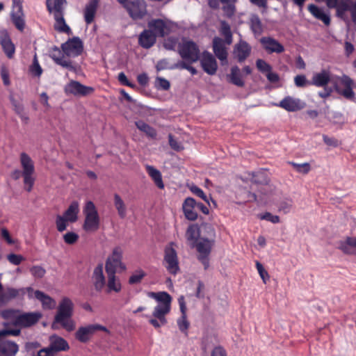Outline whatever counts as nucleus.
<instances>
[{
	"label": "nucleus",
	"instance_id": "a211bd4d",
	"mask_svg": "<svg viewBox=\"0 0 356 356\" xmlns=\"http://www.w3.org/2000/svg\"><path fill=\"white\" fill-rule=\"evenodd\" d=\"M260 43L268 54H281L284 51V46L272 37H262L260 39Z\"/></svg>",
	"mask_w": 356,
	"mask_h": 356
},
{
	"label": "nucleus",
	"instance_id": "49530a36",
	"mask_svg": "<svg viewBox=\"0 0 356 356\" xmlns=\"http://www.w3.org/2000/svg\"><path fill=\"white\" fill-rule=\"evenodd\" d=\"M66 3V0H54L53 5L47 1V10L51 13L54 10V14H63V5Z\"/></svg>",
	"mask_w": 356,
	"mask_h": 356
},
{
	"label": "nucleus",
	"instance_id": "4468645a",
	"mask_svg": "<svg viewBox=\"0 0 356 356\" xmlns=\"http://www.w3.org/2000/svg\"><path fill=\"white\" fill-rule=\"evenodd\" d=\"M66 94H72L75 96H87L94 92V88L86 86L77 81H70L65 87Z\"/></svg>",
	"mask_w": 356,
	"mask_h": 356
},
{
	"label": "nucleus",
	"instance_id": "8fccbe9b",
	"mask_svg": "<svg viewBox=\"0 0 356 356\" xmlns=\"http://www.w3.org/2000/svg\"><path fill=\"white\" fill-rule=\"evenodd\" d=\"M146 276V273L142 269L136 270L129 278V284H136L141 282L142 280Z\"/></svg>",
	"mask_w": 356,
	"mask_h": 356
},
{
	"label": "nucleus",
	"instance_id": "3c124183",
	"mask_svg": "<svg viewBox=\"0 0 356 356\" xmlns=\"http://www.w3.org/2000/svg\"><path fill=\"white\" fill-rule=\"evenodd\" d=\"M293 206V201L291 199H285L277 204V209L280 212L284 214L289 213Z\"/></svg>",
	"mask_w": 356,
	"mask_h": 356
},
{
	"label": "nucleus",
	"instance_id": "4be33fe9",
	"mask_svg": "<svg viewBox=\"0 0 356 356\" xmlns=\"http://www.w3.org/2000/svg\"><path fill=\"white\" fill-rule=\"evenodd\" d=\"M0 337V356H15L19 351V346L15 341Z\"/></svg>",
	"mask_w": 356,
	"mask_h": 356
},
{
	"label": "nucleus",
	"instance_id": "c756f323",
	"mask_svg": "<svg viewBox=\"0 0 356 356\" xmlns=\"http://www.w3.org/2000/svg\"><path fill=\"white\" fill-rule=\"evenodd\" d=\"M330 81V72L325 70L313 75L311 84L316 87H325Z\"/></svg>",
	"mask_w": 356,
	"mask_h": 356
},
{
	"label": "nucleus",
	"instance_id": "dca6fc26",
	"mask_svg": "<svg viewBox=\"0 0 356 356\" xmlns=\"http://www.w3.org/2000/svg\"><path fill=\"white\" fill-rule=\"evenodd\" d=\"M276 105L288 112H295L303 108L305 103L298 98L286 96Z\"/></svg>",
	"mask_w": 356,
	"mask_h": 356
},
{
	"label": "nucleus",
	"instance_id": "423d86ee",
	"mask_svg": "<svg viewBox=\"0 0 356 356\" xmlns=\"http://www.w3.org/2000/svg\"><path fill=\"white\" fill-rule=\"evenodd\" d=\"M214 243L213 238L201 237L193 246L196 248L197 252V259L203 265L204 270L209 268V256Z\"/></svg>",
	"mask_w": 356,
	"mask_h": 356
},
{
	"label": "nucleus",
	"instance_id": "412c9836",
	"mask_svg": "<svg viewBox=\"0 0 356 356\" xmlns=\"http://www.w3.org/2000/svg\"><path fill=\"white\" fill-rule=\"evenodd\" d=\"M196 205L197 202L193 197H188L184 200L182 204V209L187 220L191 221L197 220L198 216L195 211Z\"/></svg>",
	"mask_w": 356,
	"mask_h": 356
},
{
	"label": "nucleus",
	"instance_id": "f704fd0d",
	"mask_svg": "<svg viewBox=\"0 0 356 356\" xmlns=\"http://www.w3.org/2000/svg\"><path fill=\"white\" fill-rule=\"evenodd\" d=\"M79 212V204L77 201H73L62 216L67 219L70 222H75L78 219Z\"/></svg>",
	"mask_w": 356,
	"mask_h": 356
},
{
	"label": "nucleus",
	"instance_id": "5701e85b",
	"mask_svg": "<svg viewBox=\"0 0 356 356\" xmlns=\"http://www.w3.org/2000/svg\"><path fill=\"white\" fill-rule=\"evenodd\" d=\"M92 280L95 289L97 292L102 291L106 284V280L103 272V264H98L94 269Z\"/></svg>",
	"mask_w": 356,
	"mask_h": 356
},
{
	"label": "nucleus",
	"instance_id": "2eb2a0df",
	"mask_svg": "<svg viewBox=\"0 0 356 356\" xmlns=\"http://www.w3.org/2000/svg\"><path fill=\"white\" fill-rule=\"evenodd\" d=\"M202 70L209 75H214L218 70V63L215 57L208 51H204L200 58Z\"/></svg>",
	"mask_w": 356,
	"mask_h": 356
},
{
	"label": "nucleus",
	"instance_id": "393cba45",
	"mask_svg": "<svg viewBox=\"0 0 356 356\" xmlns=\"http://www.w3.org/2000/svg\"><path fill=\"white\" fill-rule=\"evenodd\" d=\"M250 45L244 40H241L234 49V54L239 63L243 62L251 53Z\"/></svg>",
	"mask_w": 356,
	"mask_h": 356
},
{
	"label": "nucleus",
	"instance_id": "ea45409f",
	"mask_svg": "<svg viewBox=\"0 0 356 356\" xmlns=\"http://www.w3.org/2000/svg\"><path fill=\"white\" fill-rule=\"evenodd\" d=\"M11 19L16 29L22 32L25 28V17L23 11H12Z\"/></svg>",
	"mask_w": 356,
	"mask_h": 356
},
{
	"label": "nucleus",
	"instance_id": "79ce46f5",
	"mask_svg": "<svg viewBox=\"0 0 356 356\" xmlns=\"http://www.w3.org/2000/svg\"><path fill=\"white\" fill-rule=\"evenodd\" d=\"M230 82L234 85L243 87L245 85L244 81L241 78L240 69L238 66L235 65L232 67L231 73L229 75Z\"/></svg>",
	"mask_w": 356,
	"mask_h": 356
},
{
	"label": "nucleus",
	"instance_id": "473e14b6",
	"mask_svg": "<svg viewBox=\"0 0 356 356\" xmlns=\"http://www.w3.org/2000/svg\"><path fill=\"white\" fill-rule=\"evenodd\" d=\"M186 238L190 242L191 246H194L195 243L200 239V230L197 224L190 225L186 232Z\"/></svg>",
	"mask_w": 356,
	"mask_h": 356
},
{
	"label": "nucleus",
	"instance_id": "09e8293b",
	"mask_svg": "<svg viewBox=\"0 0 356 356\" xmlns=\"http://www.w3.org/2000/svg\"><path fill=\"white\" fill-rule=\"evenodd\" d=\"M220 34L225 37V42L227 44L232 42V33L230 26L225 21L221 22Z\"/></svg>",
	"mask_w": 356,
	"mask_h": 356
},
{
	"label": "nucleus",
	"instance_id": "37998d69",
	"mask_svg": "<svg viewBox=\"0 0 356 356\" xmlns=\"http://www.w3.org/2000/svg\"><path fill=\"white\" fill-rule=\"evenodd\" d=\"M190 191L196 196L202 199L209 207H211V204L212 203L214 206L216 205V201L209 195L207 196L204 191L197 186L196 185H192L190 187Z\"/></svg>",
	"mask_w": 356,
	"mask_h": 356
},
{
	"label": "nucleus",
	"instance_id": "bf43d9fd",
	"mask_svg": "<svg viewBox=\"0 0 356 356\" xmlns=\"http://www.w3.org/2000/svg\"><path fill=\"white\" fill-rule=\"evenodd\" d=\"M31 73L35 76H40L42 73V69L40 65L37 57L35 56L33 60V63L30 67Z\"/></svg>",
	"mask_w": 356,
	"mask_h": 356
},
{
	"label": "nucleus",
	"instance_id": "de8ad7c7",
	"mask_svg": "<svg viewBox=\"0 0 356 356\" xmlns=\"http://www.w3.org/2000/svg\"><path fill=\"white\" fill-rule=\"evenodd\" d=\"M354 3L353 0H340L337 1V9L338 15H342L346 12L351 10L352 5Z\"/></svg>",
	"mask_w": 356,
	"mask_h": 356
},
{
	"label": "nucleus",
	"instance_id": "e433bc0d",
	"mask_svg": "<svg viewBox=\"0 0 356 356\" xmlns=\"http://www.w3.org/2000/svg\"><path fill=\"white\" fill-rule=\"evenodd\" d=\"M55 24L54 29L60 33H65L68 35L72 34L70 27L66 24L63 14H54Z\"/></svg>",
	"mask_w": 356,
	"mask_h": 356
},
{
	"label": "nucleus",
	"instance_id": "e2e57ef3",
	"mask_svg": "<svg viewBox=\"0 0 356 356\" xmlns=\"http://www.w3.org/2000/svg\"><path fill=\"white\" fill-rule=\"evenodd\" d=\"M156 87L159 90H168L170 87V83L165 78L158 76L156 79Z\"/></svg>",
	"mask_w": 356,
	"mask_h": 356
},
{
	"label": "nucleus",
	"instance_id": "5fc2aeb1",
	"mask_svg": "<svg viewBox=\"0 0 356 356\" xmlns=\"http://www.w3.org/2000/svg\"><path fill=\"white\" fill-rule=\"evenodd\" d=\"M67 222H69V220L65 217L60 215H57L56 217V225L57 230L59 232H64L67 228Z\"/></svg>",
	"mask_w": 356,
	"mask_h": 356
},
{
	"label": "nucleus",
	"instance_id": "13d9d810",
	"mask_svg": "<svg viewBox=\"0 0 356 356\" xmlns=\"http://www.w3.org/2000/svg\"><path fill=\"white\" fill-rule=\"evenodd\" d=\"M258 218L260 220H264L266 221H269L274 224L280 222V217L278 216L273 215L271 213L268 212V211H266L264 213L259 214Z\"/></svg>",
	"mask_w": 356,
	"mask_h": 356
},
{
	"label": "nucleus",
	"instance_id": "f03ea898",
	"mask_svg": "<svg viewBox=\"0 0 356 356\" xmlns=\"http://www.w3.org/2000/svg\"><path fill=\"white\" fill-rule=\"evenodd\" d=\"M74 304L67 297L62 298L58 307V311L54 316V324L59 323L67 332H72L75 328V324L72 316L73 315Z\"/></svg>",
	"mask_w": 356,
	"mask_h": 356
},
{
	"label": "nucleus",
	"instance_id": "6e6552de",
	"mask_svg": "<svg viewBox=\"0 0 356 356\" xmlns=\"http://www.w3.org/2000/svg\"><path fill=\"white\" fill-rule=\"evenodd\" d=\"M172 244L165 248L163 263L168 272L175 275L179 271V266L177 251L172 248Z\"/></svg>",
	"mask_w": 356,
	"mask_h": 356
},
{
	"label": "nucleus",
	"instance_id": "f8f14e48",
	"mask_svg": "<svg viewBox=\"0 0 356 356\" xmlns=\"http://www.w3.org/2000/svg\"><path fill=\"white\" fill-rule=\"evenodd\" d=\"M122 251L120 247H116L113 249L112 254L109 256L106 261L105 268L106 272L116 273L118 268L122 270H125L126 266L122 262Z\"/></svg>",
	"mask_w": 356,
	"mask_h": 356
},
{
	"label": "nucleus",
	"instance_id": "a18cd8bd",
	"mask_svg": "<svg viewBox=\"0 0 356 356\" xmlns=\"http://www.w3.org/2000/svg\"><path fill=\"white\" fill-rule=\"evenodd\" d=\"M250 29L254 35H261L263 32V25L257 15H252L250 19Z\"/></svg>",
	"mask_w": 356,
	"mask_h": 356
},
{
	"label": "nucleus",
	"instance_id": "cd10ccee",
	"mask_svg": "<svg viewBox=\"0 0 356 356\" xmlns=\"http://www.w3.org/2000/svg\"><path fill=\"white\" fill-rule=\"evenodd\" d=\"M148 27L156 37H164L167 34L166 23L161 19H154L149 21Z\"/></svg>",
	"mask_w": 356,
	"mask_h": 356
},
{
	"label": "nucleus",
	"instance_id": "0eeeda50",
	"mask_svg": "<svg viewBox=\"0 0 356 356\" xmlns=\"http://www.w3.org/2000/svg\"><path fill=\"white\" fill-rule=\"evenodd\" d=\"M20 163L23 169L24 183L28 186L27 191H31L34 184V178L32 176L35 170L33 161L27 154L22 152L20 154Z\"/></svg>",
	"mask_w": 356,
	"mask_h": 356
},
{
	"label": "nucleus",
	"instance_id": "ddd939ff",
	"mask_svg": "<svg viewBox=\"0 0 356 356\" xmlns=\"http://www.w3.org/2000/svg\"><path fill=\"white\" fill-rule=\"evenodd\" d=\"M125 9L133 19H140L147 14V4L144 0H132Z\"/></svg>",
	"mask_w": 356,
	"mask_h": 356
},
{
	"label": "nucleus",
	"instance_id": "9d476101",
	"mask_svg": "<svg viewBox=\"0 0 356 356\" xmlns=\"http://www.w3.org/2000/svg\"><path fill=\"white\" fill-rule=\"evenodd\" d=\"M52 50L53 51L50 54V57L56 65L72 72L76 73L79 71L80 68L79 64L71 60L65 59L64 54L61 53L58 47L54 46Z\"/></svg>",
	"mask_w": 356,
	"mask_h": 356
},
{
	"label": "nucleus",
	"instance_id": "69168bd1",
	"mask_svg": "<svg viewBox=\"0 0 356 356\" xmlns=\"http://www.w3.org/2000/svg\"><path fill=\"white\" fill-rule=\"evenodd\" d=\"M63 239L65 243L72 245L79 239V235L73 232H69L63 235Z\"/></svg>",
	"mask_w": 356,
	"mask_h": 356
},
{
	"label": "nucleus",
	"instance_id": "7c9ffc66",
	"mask_svg": "<svg viewBox=\"0 0 356 356\" xmlns=\"http://www.w3.org/2000/svg\"><path fill=\"white\" fill-rule=\"evenodd\" d=\"M99 0H90L84 9V19L87 24H91L97 12Z\"/></svg>",
	"mask_w": 356,
	"mask_h": 356
},
{
	"label": "nucleus",
	"instance_id": "6ab92c4d",
	"mask_svg": "<svg viewBox=\"0 0 356 356\" xmlns=\"http://www.w3.org/2000/svg\"><path fill=\"white\" fill-rule=\"evenodd\" d=\"M213 50L215 56L221 61L222 64L227 63V52L225 42L219 37L213 39Z\"/></svg>",
	"mask_w": 356,
	"mask_h": 356
},
{
	"label": "nucleus",
	"instance_id": "f257e3e1",
	"mask_svg": "<svg viewBox=\"0 0 356 356\" xmlns=\"http://www.w3.org/2000/svg\"><path fill=\"white\" fill-rule=\"evenodd\" d=\"M148 297L158 302L152 312L154 318H150L149 323L154 328H160L167 323L165 316L170 312L172 297L165 291L149 292Z\"/></svg>",
	"mask_w": 356,
	"mask_h": 356
},
{
	"label": "nucleus",
	"instance_id": "603ef678",
	"mask_svg": "<svg viewBox=\"0 0 356 356\" xmlns=\"http://www.w3.org/2000/svg\"><path fill=\"white\" fill-rule=\"evenodd\" d=\"M192 63H188V61L186 62H177L173 64V67L172 68L177 69H184L187 70L191 72L192 75H195L197 74V70L193 66H191Z\"/></svg>",
	"mask_w": 356,
	"mask_h": 356
},
{
	"label": "nucleus",
	"instance_id": "c9c22d12",
	"mask_svg": "<svg viewBox=\"0 0 356 356\" xmlns=\"http://www.w3.org/2000/svg\"><path fill=\"white\" fill-rule=\"evenodd\" d=\"M146 171L149 176L154 181L155 185L160 189L164 188V184L162 179L161 172L152 165H147L145 166Z\"/></svg>",
	"mask_w": 356,
	"mask_h": 356
},
{
	"label": "nucleus",
	"instance_id": "b1692460",
	"mask_svg": "<svg viewBox=\"0 0 356 356\" xmlns=\"http://www.w3.org/2000/svg\"><path fill=\"white\" fill-rule=\"evenodd\" d=\"M41 317L42 314L40 312H26L20 314V317L18 319V322L19 323V327H31L36 324Z\"/></svg>",
	"mask_w": 356,
	"mask_h": 356
},
{
	"label": "nucleus",
	"instance_id": "72a5a7b5",
	"mask_svg": "<svg viewBox=\"0 0 356 356\" xmlns=\"http://www.w3.org/2000/svg\"><path fill=\"white\" fill-rule=\"evenodd\" d=\"M34 294L35 298L41 302L43 309H51L54 308L56 302L52 298L39 290H36Z\"/></svg>",
	"mask_w": 356,
	"mask_h": 356
},
{
	"label": "nucleus",
	"instance_id": "4d7b16f0",
	"mask_svg": "<svg viewBox=\"0 0 356 356\" xmlns=\"http://www.w3.org/2000/svg\"><path fill=\"white\" fill-rule=\"evenodd\" d=\"M294 83L298 88H305L311 84V81H308L304 74H298L294 77Z\"/></svg>",
	"mask_w": 356,
	"mask_h": 356
},
{
	"label": "nucleus",
	"instance_id": "6e6d98bb",
	"mask_svg": "<svg viewBox=\"0 0 356 356\" xmlns=\"http://www.w3.org/2000/svg\"><path fill=\"white\" fill-rule=\"evenodd\" d=\"M289 164L300 173L307 174L310 170V165L308 163H297L295 162H289Z\"/></svg>",
	"mask_w": 356,
	"mask_h": 356
},
{
	"label": "nucleus",
	"instance_id": "2f4dec72",
	"mask_svg": "<svg viewBox=\"0 0 356 356\" xmlns=\"http://www.w3.org/2000/svg\"><path fill=\"white\" fill-rule=\"evenodd\" d=\"M308 10L316 19L321 20L325 25L330 24V15L323 8L314 4H310L308 6Z\"/></svg>",
	"mask_w": 356,
	"mask_h": 356
},
{
	"label": "nucleus",
	"instance_id": "0e129e2a",
	"mask_svg": "<svg viewBox=\"0 0 356 356\" xmlns=\"http://www.w3.org/2000/svg\"><path fill=\"white\" fill-rule=\"evenodd\" d=\"M30 272L35 278H42L44 276L46 270L44 268L40 266H33L31 269Z\"/></svg>",
	"mask_w": 356,
	"mask_h": 356
},
{
	"label": "nucleus",
	"instance_id": "a878e982",
	"mask_svg": "<svg viewBox=\"0 0 356 356\" xmlns=\"http://www.w3.org/2000/svg\"><path fill=\"white\" fill-rule=\"evenodd\" d=\"M54 353L60 351H66L70 349L67 341L61 337L56 334L49 337V345L48 346Z\"/></svg>",
	"mask_w": 356,
	"mask_h": 356
},
{
	"label": "nucleus",
	"instance_id": "20e7f679",
	"mask_svg": "<svg viewBox=\"0 0 356 356\" xmlns=\"http://www.w3.org/2000/svg\"><path fill=\"white\" fill-rule=\"evenodd\" d=\"M85 219L82 225L83 229L86 232H97L100 225V218L95 204L89 200L85 204L83 209Z\"/></svg>",
	"mask_w": 356,
	"mask_h": 356
},
{
	"label": "nucleus",
	"instance_id": "f3484780",
	"mask_svg": "<svg viewBox=\"0 0 356 356\" xmlns=\"http://www.w3.org/2000/svg\"><path fill=\"white\" fill-rule=\"evenodd\" d=\"M0 44L6 56L10 59L13 58L15 52V46L6 29L0 31Z\"/></svg>",
	"mask_w": 356,
	"mask_h": 356
},
{
	"label": "nucleus",
	"instance_id": "a19ab883",
	"mask_svg": "<svg viewBox=\"0 0 356 356\" xmlns=\"http://www.w3.org/2000/svg\"><path fill=\"white\" fill-rule=\"evenodd\" d=\"M356 248L354 245L353 237L347 236L344 240L339 242L338 248L344 254H352L354 253L353 248Z\"/></svg>",
	"mask_w": 356,
	"mask_h": 356
},
{
	"label": "nucleus",
	"instance_id": "864d4df0",
	"mask_svg": "<svg viewBox=\"0 0 356 356\" xmlns=\"http://www.w3.org/2000/svg\"><path fill=\"white\" fill-rule=\"evenodd\" d=\"M236 0H229L227 3H224L225 5L222 6V10L226 17L230 18L234 16L235 13L234 2Z\"/></svg>",
	"mask_w": 356,
	"mask_h": 356
},
{
	"label": "nucleus",
	"instance_id": "338daca9",
	"mask_svg": "<svg viewBox=\"0 0 356 356\" xmlns=\"http://www.w3.org/2000/svg\"><path fill=\"white\" fill-rule=\"evenodd\" d=\"M7 259L10 264L17 266L24 261V258L21 254L10 253L7 255Z\"/></svg>",
	"mask_w": 356,
	"mask_h": 356
},
{
	"label": "nucleus",
	"instance_id": "680f3d73",
	"mask_svg": "<svg viewBox=\"0 0 356 356\" xmlns=\"http://www.w3.org/2000/svg\"><path fill=\"white\" fill-rule=\"evenodd\" d=\"M256 66L259 71L262 73H266L271 71L272 67L266 61L263 59H257L256 61Z\"/></svg>",
	"mask_w": 356,
	"mask_h": 356
},
{
	"label": "nucleus",
	"instance_id": "c85d7f7f",
	"mask_svg": "<svg viewBox=\"0 0 356 356\" xmlns=\"http://www.w3.org/2000/svg\"><path fill=\"white\" fill-rule=\"evenodd\" d=\"M94 334L92 324H90L79 327L75 333V338L79 342L86 343L90 341Z\"/></svg>",
	"mask_w": 356,
	"mask_h": 356
},
{
	"label": "nucleus",
	"instance_id": "bb28decb",
	"mask_svg": "<svg viewBox=\"0 0 356 356\" xmlns=\"http://www.w3.org/2000/svg\"><path fill=\"white\" fill-rule=\"evenodd\" d=\"M156 36L149 29H145L138 37V44L144 49L151 48L156 42Z\"/></svg>",
	"mask_w": 356,
	"mask_h": 356
},
{
	"label": "nucleus",
	"instance_id": "58836bf2",
	"mask_svg": "<svg viewBox=\"0 0 356 356\" xmlns=\"http://www.w3.org/2000/svg\"><path fill=\"white\" fill-rule=\"evenodd\" d=\"M108 275V282H107V293H111V291H115L118 293L122 289V285L119 280H116L115 273L112 272H106Z\"/></svg>",
	"mask_w": 356,
	"mask_h": 356
},
{
	"label": "nucleus",
	"instance_id": "774afa93",
	"mask_svg": "<svg viewBox=\"0 0 356 356\" xmlns=\"http://www.w3.org/2000/svg\"><path fill=\"white\" fill-rule=\"evenodd\" d=\"M168 141L170 147L177 152H179L184 149L182 145L175 140L171 134L168 135Z\"/></svg>",
	"mask_w": 356,
	"mask_h": 356
},
{
	"label": "nucleus",
	"instance_id": "aec40b11",
	"mask_svg": "<svg viewBox=\"0 0 356 356\" xmlns=\"http://www.w3.org/2000/svg\"><path fill=\"white\" fill-rule=\"evenodd\" d=\"M178 303L181 315L177 319V323L179 330L183 333L187 334V330L189 327L190 323L187 320L186 305L184 297L183 296L178 298Z\"/></svg>",
	"mask_w": 356,
	"mask_h": 356
},
{
	"label": "nucleus",
	"instance_id": "1a4fd4ad",
	"mask_svg": "<svg viewBox=\"0 0 356 356\" xmlns=\"http://www.w3.org/2000/svg\"><path fill=\"white\" fill-rule=\"evenodd\" d=\"M336 79L341 85L345 87V88L341 90L339 87L337 83L333 81L332 83L335 91L348 99H353L355 96V94L353 90V86L354 84L353 80L346 74H343L341 76H337Z\"/></svg>",
	"mask_w": 356,
	"mask_h": 356
},
{
	"label": "nucleus",
	"instance_id": "7ed1b4c3",
	"mask_svg": "<svg viewBox=\"0 0 356 356\" xmlns=\"http://www.w3.org/2000/svg\"><path fill=\"white\" fill-rule=\"evenodd\" d=\"M20 312L17 309H4L1 316L5 320L3 323V328L0 330V337L7 336H19L21 333L19 327L18 319L20 317Z\"/></svg>",
	"mask_w": 356,
	"mask_h": 356
},
{
	"label": "nucleus",
	"instance_id": "052dcab7",
	"mask_svg": "<svg viewBox=\"0 0 356 356\" xmlns=\"http://www.w3.org/2000/svg\"><path fill=\"white\" fill-rule=\"evenodd\" d=\"M9 99L16 114H21L22 111L24 110L22 103L16 99L13 95H10Z\"/></svg>",
	"mask_w": 356,
	"mask_h": 356
},
{
	"label": "nucleus",
	"instance_id": "4c0bfd02",
	"mask_svg": "<svg viewBox=\"0 0 356 356\" xmlns=\"http://www.w3.org/2000/svg\"><path fill=\"white\" fill-rule=\"evenodd\" d=\"M135 125L141 132L144 133L148 138L155 139L157 136L156 130L143 120L135 122Z\"/></svg>",
	"mask_w": 356,
	"mask_h": 356
},
{
	"label": "nucleus",
	"instance_id": "9b49d317",
	"mask_svg": "<svg viewBox=\"0 0 356 356\" xmlns=\"http://www.w3.org/2000/svg\"><path fill=\"white\" fill-rule=\"evenodd\" d=\"M61 49L65 56L74 58L83 52V44L79 37L75 36L63 43Z\"/></svg>",
	"mask_w": 356,
	"mask_h": 356
},
{
	"label": "nucleus",
	"instance_id": "c03bdc74",
	"mask_svg": "<svg viewBox=\"0 0 356 356\" xmlns=\"http://www.w3.org/2000/svg\"><path fill=\"white\" fill-rule=\"evenodd\" d=\"M114 206L118 211L120 218L124 219L127 216V207L121 197L115 193L114 194Z\"/></svg>",
	"mask_w": 356,
	"mask_h": 356
},
{
	"label": "nucleus",
	"instance_id": "39448f33",
	"mask_svg": "<svg viewBox=\"0 0 356 356\" xmlns=\"http://www.w3.org/2000/svg\"><path fill=\"white\" fill-rule=\"evenodd\" d=\"M178 53L183 60L188 63H194L200 58V50L198 45L191 40L183 39L178 44Z\"/></svg>",
	"mask_w": 356,
	"mask_h": 356
}]
</instances>
